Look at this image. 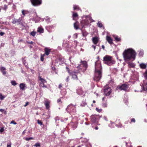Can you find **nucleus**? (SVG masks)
<instances>
[{"label":"nucleus","instance_id":"c85d7f7f","mask_svg":"<svg viewBox=\"0 0 147 147\" xmlns=\"http://www.w3.org/2000/svg\"><path fill=\"white\" fill-rule=\"evenodd\" d=\"M1 7L2 8V9L3 10H5V11H6V10L8 8L7 6L6 5H4V7H3L2 6H1Z\"/></svg>","mask_w":147,"mask_h":147},{"label":"nucleus","instance_id":"774afa93","mask_svg":"<svg viewBox=\"0 0 147 147\" xmlns=\"http://www.w3.org/2000/svg\"><path fill=\"white\" fill-rule=\"evenodd\" d=\"M2 9V8L1 7L0 8V12H1V9Z\"/></svg>","mask_w":147,"mask_h":147},{"label":"nucleus","instance_id":"603ef678","mask_svg":"<svg viewBox=\"0 0 147 147\" xmlns=\"http://www.w3.org/2000/svg\"><path fill=\"white\" fill-rule=\"evenodd\" d=\"M5 34V33L3 32H0V35L1 36H3Z\"/></svg>","mask_w":147,"mask_h":147},{"label":"nucleus","instance_id":"f8f14e48","mask_svg":"<svg viewBox=\"0 0 147 147\" xmlns=\"http://www.w3.org/2000/svg\"><path fill=\"white\" fill-rule=\"evenodd\" d=\"M106 39L107 41L110 44H113V40L111 37L109 36H106Z\"/></svg>","mask_w":147,"mask_h":147},{"label":"nucleus","instance_id":"ddd939ff","mask_svg":"<svg viewBox=\"0 0 147 147\" xmlns=\"http://www.w3.org/2000/svg\"><path fill=\"white\" fill-rule=\"evenodd\" d=\"M44 51H45V53L44 54L48 56L49 54L50 53L51 51V49L47 47H45L44 49Z\"/></svg>","mask_w":147,"mask_h":147},{"label":"nucleus","instance_id":"052dcab7","mask_svg":"<svg viewBox=\"0 0 147 147\" xmlns=\"http://www.w3.org/2000/svg\"><path fill=\"white\" fill-rule=\"evenodd\" d=\"M81 66V65H79L78 67H77V68H78V69H80V67Z\"/></svg>","mask_w":147,"mask_h":147},{"label":"nucleus","instance_id":"37998d69","mask_svg":"<svg viewBox=\"0 0 147 147\" xmlns=\"http://www.w3.org/2000/svg\"><path fill=\"white\" fill-rule=\"evenodd\" d=\"M144 77L146 78V79H147V69L144 73Z\"/></svg>","mask_w":147,"mask_h":147},{"label":"nucleus","instance_id":"c03bdc74","mask_svg":"<svg viewBox=\"0 0 147 147\" xmlns=\"http://www.w3.org/2000/svg\"><path fill=\"white\" fill-rule=\"evenodd\" d=\"M83 23H84V24L82 25L83 26H84L85 25H86V24L85 23V20H83L81 22V24H82Z\"/></svg>","mask_w":147,"mask_h":147},{"label":"nucleus","instance_id":"a878e982","mask_svg":"<svg viewBox=\"0 0 147 147\" xmlns=\"http://www.w3.org/2000/svg\"><path fill=\"white\" fill-rule=\"evenodd\" d=\"M114 38L117 42H120L121 41V38H119L117 36H115Z\"/></svg>","mask_w":147,"mask_h":147},{"label":"nucleus","instance_id":"864d4df0","mask_svg":"<svg viewBox=\"0 0 147 147\" xmlns=\"http://www.w3.org/2000/svg\"><path fill=\"white\" fill-rule=\"evenodd\" d=\"M27 43L28 44H33V42L32 41H31V42H27Z\"/></svg>","mask_w":147,"mask_h":147},{"label":"nucleus","instance_id":"39448f33","mask_svg":"<svg viewBox=\"0 0 147 147\" xmlns=\"http://www.w3.org/2000/svg\"><path fill=\"white\" fill-rule=\"evenodd\" d=\"M95 75L94 78V80L97 82L98 81L101 79L102 77V72L101 71H96Z\"/></svg>","mask_w":147,"mask_h":147},{"label":"nucleus","instance_id":"f03ea898","mask_svg":"<svg viewBox=\"0 0 147 147\" xmlns=\"http://www.w3.org/2000/svg\"><path fill=\"white\" fill-rule=\"evenodd\" d=\"M103 60L105 64L109 66H111L115 63L112 57L108 55H106L104 57Z\"/></svg>","mask_w":147,"mask_h":147},{"label":"nucleus","instance_id":"79ce46f5","mask_svg":"<svg viewBox=\"0 0 147 147\" xmlns=\"http://www.w3.org/2000/svg\"><path fill=\"white\" fill-rule=\"evenodd\" d=\"M4 98H5V97L4 96H3V95H2V94H1L0 93V99L1 100H3Z\"/></svg>","mask_w":147,"mask_h":147},{"label":"nucleus","instance_id":"473e14b6","mask_svg":"<svg viewBox=\"0 0 147 147\" xmlns=\"http://www.w3.org/2000/svg\"><path fill=\"white\" fill-rule=\"evenodd\" d=\"M86 105V103L85 102H82V103L80 105V106L81 107H85Z\"/></svg>","mask_w":147,"mask_h":147},{"label":"nucleus","instance_id":"4d7b16f0","mask_svg":"<svg viewBox=\"0 0 147 147\" xmlns=\"http://www.w3.org/2000/svg\"><path fill=\"white\" fill-rule=\"evenodd\" d=\"M7 147H11V144H7Z\"/></svg>","mask_w":147,"mask_h":147},{"label":"nucleus","instance_id":"aec40b11","mask_svg":"<svg viewBox=\"0 0 147 147\" xmlns=\"http://www.w3.org/2000/svg\"><path fill=\"white\" fill-rule=\"evenodd\" d=\"M20 19H13L12 21V23L13 24H16L18 23V24H20Z\"/></svg>","mask_w":147,"mask_h":147},{"label":"nucleus","instance_id":"8fccbe9b","mask_svg":"<svg viewBox=\"0 0 147 147\" xmlns=\"http://www.w3.org/2000/svg\"><path fill=\"white\" fill-rule=\"evenodd\" d=\"M62 87V85L61 84H60L58 86V88L59 89H61Z\"/></svg>","mask_w":147,"mask_h":147},{"label":"nucleus","instance_id":"338daca9","mask_svg":"<svg viewBox=\"0 0 147 147\" xmlns=\"http://www.w3.org/2000/svg\"><path fill=\"white\" fill-rule=\"evenodd\" d=\"M93 103H94L96 102V101L94 100L93 101Z\"/></svg>","mask_w":147,"mask_h":147},{"label":"nucleus","instance_id":"2eb2a0df","mask_svg":"<svg viewBox=\"0 0 147 147\" xmlns=\"http://www.w3.org/2000/svg\"><path fill=\"white\" fill-rule=\"evenodd\" d=\"M39 80L40 81V86H41L42 84H44L45 83L47 82V81L45 79L42 78L41 77H39Z\"/></svg>","mask_w":147,"mask_h":147},{"label":"nucleus","instance_id":"393cba45","mask_svg":"<svg viewBox=\"0 0 147 147\" xmlns=\"http://www.w3.org/2000/svg\"><path fill=\"white\" fill-rule=\"evenodd\" d=\"M128 64L129 67L134 68L135 67V65L133 63L130 62H129L128 63Z\"/></svg>","mask_w":147,"mask_h":147},{"label":"nucleus","instance_id":"bf43d9fd","mask_svg":"<svg viewBox=\"0 0 147 147\" xmlns=\"http://www.w3.org/2000/svg\"><path fill=\"white\" fill-rule=\"evenodd\" d=\"M102 48L103 49V50H105V46L104 45H102Z\"/></svg>","mask_w":147,"mask_h":147},{"label":"nucleus","instance_id":"6ab92c4d","mask_svg":"<svg viewBox=\"0 0 147 147\" xmlns=\"http://www.w3.org/2000/svg\"><path fill=\"white\" fill-rule=\"evenodd\" d=\"M5 70L6 68L5 67H1V71L3 75H5L6 74V71H5Z\"/></svg>","mask_w":147,"mask_h":147},{"label":"nucleus","instance_id":"f704fd0d","mask_svg":"<svg viewBox=\"0 0 147 147\" xmlns=\"http://www.w3.org/2000/svg\"><path fill=\"white\" fill-rule=\"evenodd\" d=\"M34 146H35L36 147H40V144L39 143H36Z\"/></svg>","mask_w":147,"mask_h":147},{"label":"nucleus","instance_id":"6e6d98bb","mask_svg":"<svg viewBox=\"0 0 147 147\" xmlns=\"http://www.w3.org/2000/svg\"><path fill=\"white\" fill-rule=\"evenodd\" d=\"M29 102H27L26 103V104L24 105V107H26L28 104Z\"/></svg>","mask_w":147,"mask_h":147},{"label":"nucleus","instance_id":"dca6fc26","mask_svg":"<svg viewBox=\"0 0 147 147\" xmlns=\"http://www.w3.org/2000/svg\"><path fill=\"white\" fill-rule=\"evenodd\" d=\"M72 18L73 20H77L76 18H78V15L77 13H74L72 12Z\"/></svg>","mask_w":147,"mask_h":147},{"label":"nucleus","instance_id":"bb28decb","mask_svg":"<svg viewBox=\"0 0 147 147\" xmlns=\"http://www.w3.org/2000/svg\"><path fill=\"white\" fill-rule=\"evenodd\" d=\"M97 25L100 28L102 27L103 29L104 28V27L103 26V24L100 22H98L97 23Z\"/></svg>","mask_w":147,"mask_h":147},{"label":"nucleus","instance_id":"e433bc0d","mask_svg":"<svg viewBox=\"0 0 147 147\" xmlns=\"http://www.w3.org/2000/svg\"><path fill=\"white\" fill-rule=\"evenodd\" d=\"M45 54L41 55V57H40V60L41 61H43L44 60V57L45 56Z\"/></svg>","mask_w":147,"mask_h":147},{"label":"nucleus","instance_id":"6e6552de","mask_svg":"<svg viewBox=\"0 0 147 147\" xmlns=\"http://www.w3.org/2000/svg\"><path fill=\"white\" fill-rule=\"evenodd\" d=\"M32 4L34 6H37L42 3V0H30Z\"/></svg>","mask_w":147,"mask_h":147},{"label":"nucleus","instance_id":"423d86ee","mask_svg":"<svg viewBox=\"0 0 147 147\" xmlns=\"http://www.w3.org/2000/svg\"><path fill=\"white\" fill-rule=\"evenodd\" d=\"M104 92L106 96H109L111 92V89L108 86H105L104 87Z\"/></svg>","mask_w":147,"mask_h":147},{"label":"nucleus","instance_id":"72a5a7b5","mask_svg":"<svg viewBox=\"0 0 147 147\" xmlns=\"http://www.w3.org/2000/svg\"><path fill=\"white\" fill-rule=\"evenodd\" d=\"M107 104L106 103H104L102 104V106L103 107L105 108L107 107Z\"/></svg>","mask_w":147,"mask_h":147},{"label":"nucleus","instance_id":"0eeeda50","mask_svg":"<svg viewBox=\"0 0 147 147\" xmlns=\"http://www.w3.org/2000/svg\"><path fill=\"white\" fill-rule=\"evenodd\" d=\"M129 87V85L125 84H123L120 86H118L117 87V89H120L121 90L126 91Z\"/></svg>","mask_w":147,"mask_h":147},{"label":"nucleus","instance_id":"20e7f679","mask_svg":"<svg viewBox=\"0 0 147 147\" xmlns=\"http://www.w3.org/2000/svg\"><path fill=\"white\" fill-rule=\"evenodd\" d=\"M66 68L68 73L72 77V78L74 80H78L77 75L79 73V72L78 71H72L70 70L69 68L67 67H66Z\"/></svg>","mask_w":147,"mask_h":147},{"label":"nucleus","instance_id":"3c124183","mask_svg":"<svg viewBox=\"0 0 147 147\" xmlns=\"http://www.w3.org/2000/svg\"><path fill=\"white\" fill-rule=\"evenodd\" d=\"M57 102L58 103H59V102H61V103H62V102L61 101V99L60 98H59L57 100Z\"/></svg>","mask_w":147,"mask_h":147},{"label":"nucleus","instance_id":"de8ad7c7","mask_svg":"<svg viewBox=\"0 0 147 147\" xmlns=\"http://www.w3.org/2000/svg\"><path fill=\"white\" fill-rule=\"evenodd\" d=\"M136 121L135 120L134 118H132L131 119V122H133L135 123Z\"/></svg>","mask_w":147,"mask_h":147},{"label":"nucleus","instance_id":"f257e3e1","mask_svg":"<svg viewBox=\"0 0 147 147\" xmlns=\"http://www.w3.org/2000/svg\"><path fill=\"white\" fill-rule=\"evenodd\" d=\"M123 55L125 60H129L131 59L134 60L136 58V53L132 49H128L124 51Z\"/></svg>","mask_w":147,"mask_h":147},{"label":"nucleus","instance_id":"4be33fe9","mask_svg":"<svg viewBox=\"0 0 147 147\" xmlns=\"http://www.w3.org/2000/svg\"><path fill=\"white\" fill-rule=\"evenodd\" d=\"M77 93L79 95H82L84 93V92L81 89H79L77 90Z\"/></svg>","mask_w":147,"mask_h":147},{"label":"nucleus","instance_id":"13d9d810","mask_svg":"<svg viewBox=\"0 0 147 147\" xmlns=\"http://www.w3.org/2000/svg\"><path fill=\"white\" fill-rule=\"evenodd\" d=\"M92 47L94 48V50H95L96 49V46L94 45H92Z\"/></svg>","mask_w":147,"mask_h":147},{"label":"nucleus","instance_id":"ea45409f","mask_svg":"<svg viewBox=\"0 0 147 147\" xmlns=\"http://www.w3.org/2000/svg\"><path fill=\"white\" fill-rule=\"evenodd\" d=\"M143 88L147 91V83H146V85L143 86Z\"/></svg>","mask_w":147,"mask_h":147},{"label":"nucleus","instance_id":"09e8293b","mask_svg":"<svg viewBox=\"0 0 147 147\" xmlns=\"http://www.w3.org/2000/svg\"><path fill=\"white\" fill-rule=\"evenodd\" d=\"M69 76H68L67 77V78L66 79V82H69Z\"/></svg>","mask_w":147,"mask_h":147},{"label":"nucleus","instance_id":"1a4fd4ad","mask_svg":"<svg viewBox=\"0 0 147 147\" xmlns=\"http://www.w3.org/2000/svg\"><path fill=\"white\" fill-rule=\"evenodd\" d=\"M91 121L93 123H97L98 121V117L96 115H92L90 117Z\"/></svg>","mask_w":147,"mask_h":147},{"label":"nucleus","instance_id":"5701e85b","mask_svg":"<svg viewBox=\"0 0 147 147\" xmlns=\"http://www.w3.org/2000/svg\"><path fill=\"white\" fill-rule=\"evenodd\" d=\"M25 84L23 83H21L19 86L20 89L22 90H24L25 87Z\"/></svg>","mask_w":147,"mask_h":147},{"label":"nucleus","instance_id":"a18cd8bd","mask_svg":"<svg viewBox=\"0 0 147 147\" xmlns=\"http://www.w3.org/2000/svg\"><path fill=\"white\" fill-rule=\"evenodd\" d=\"M10 123L11 124H13L14 125H16L17 124V123L14 120L12 121Z\"/></svg>","mask_w":147,"mask_h":147},{"label":"nucleus","instance_id":"c9c22d12","mask_svg":"<svg viewBox=\"0 0 147 147\" xmlns=\"http://www.w3.org/2000/svg\"><path fill=\"white\" fill-rule=\"evenodd\" d=\"M33 139H34V138L33 137H31L30 138H25V140L26 141H29L30 140H33Z\"/></svg>","mask_w":147,"mask_h":147},{"label":"nucleus","instance_id":"49530a36","mask_svg":"<svg viewBox=\"0 0 147 147\" xmlns=\"http://www.w3.org/2000/svg\"><path fill=\"white\" fill-rule=\"evenodd\" d=\"M4 128L3 127H1L0 129V132L1 133L3 132L4 131Z\"/></svg>","mask_w":147,"mask_h":147},{"label":"nucleus","instance_id":"e2e57ef3","mask_svg":"<svg viewBox=\"0 0 147 147\" xmlns=\"http://www.w3.org/2000/svg\"><path fill=\"white\" fill-rule=\"evenodd\" d=\"M25 133V130L22 133V134L24 135Z\"/></svg>","mask_w":147,"mask_h":147},{"label":"nucleus","instance_id":"4468645a","mask_svg":"<svg viewBox=\"0 0 147 147\" xmlns=\"http://www.w3.org/2000/svg\"><path fill=\"white\" fill-rule=\"evenodd\" d=\"M81 63H82V65L83 67L85 69V70H86L88 67L87 62L86 61H81Z\"/></svg>","mask_w":147,"mask_h":147},{"label":"nucleus","instance_id":"4c0bfd02","mask_svg":"<svg viewBox=\"0 0 147 147\" xmlns=\"http://www.w3.org/2000/svg\"><path fill=\"white\" fill-rule=\"evenodd\" d=\"M96 110L99 113H100V112H101L102 111V109H99L98 108H96Z\"/></svg>","mask_w":147,"mask_h":147},{"label":"nucleus","instance_id":"69168bd1","mask_svg":"<svg viewBox=\"0 0 147 147\" xmlns=\"http://www.w3.org/2000/svg\"><path fill=\"white\" fill-rule=\"evenodd\" d=\"M52 69H53V70H54L55 69V67H53L52 68Z\"/></svg>","mask_w":147,"mask_h":147},{"label":"nucleus","instance_id":"a19ab883","mask_svg":"<svg viewBox=\"0 0 147 147\" xmlns=\"http://www.w3.org/2000/svg\"><path fill=\"white\" fill-rule=\"evenodd\" d=\"M88 34L86 32H82V35L84 36H86Z\"/></svg>","mask_w":147,"mask_h":147},{"label":"nucleus","instance_id":"2f4dec72","mask_svg":"<svg viewBox=\"0 0 147 147\" xmlns=\"http://www.w3.org/2000/svg\"><path fill=\"white\" fill-rule=\"evenodd\" d=\"M36 33L35 32L33 31L31 32L30 33V34L31 35L34 37Z\"/></svg>","mask_w":147,"mask_h":147},{"label":"nucleus","instance_id":"7c9ffc66","mask_svg":"<svg viewBox=\"0 0 147 147\" xmlns=\"http://www.w3.org/2000/svg\"><path fill=\"white\" fill-rule=\"evenodd\" d=\"M11 84L14 86H15L17 84V83L15 81H11Z\"/></svg>","mask_w":147,"mask_h":147},{"label":"nucleus","instance_id":"f3484780","mask_svg":"<svg viewBox=\"0 0 147 147\" xmlns=\"http://www.w3.org/2000/svg\"><path fill=\"white\" fill-rule=\"evenodd\" d=\"M99 39L97 37H94L92 38V41L93 43L95 45L98 42Z\"/></svg>","mask_w":147,"mask_h":147},{"label":"nucleus","instance_id":"c756f323","mask_svg":"<svg viewBox=\"0 0 147 147\" xmlns=\"http://www.w3.org/2000/svg\"><path fill=\"white\" fill-rule=\"evenodd\" d=\"M22 13L23 15L24 16L26 14L28 13V11L26 10H23L22 11Z\"/></svg>","mask_w":147,"mask_h":147},{"label":"nucleus","instance_id":"0e129e2a","mask_svg":"<svg viewBox=\"0 0 147 147\" xmlns=\"http://www.w3.org/2000/svg\"><path fill=\"white\" fill-rule=\"evenodd\" d=\"M95 128L96 130H97L98 129V127H95Z\"/></svg>","mask_w":147,"mask_h":147},{"label":"nucleus","instance_id":"5fc2aeb1","mask_svg":"<svg viewBox=\"0 0 147 147\" xmlns=\"http://www.w3.org/2000/svg\"><path fill=\"white\" fill-rule=\"evenodd\" d=\"M42 85L41 86H42V87H45V88H47V86L44 84H42Z\"/></svg>","mask_w":147,"mask_h":147},{"label":"nucleus","instance_id":"9d476101","mask_svg":"<svg viewBox=\"0 0 147 147\" xmlns=\"http://www.w3.org/2000/svg\"><path fill=\"white\" fill-rule=\"evenodd\" d=\"M102 67L101 64L99 63H97L96 62L95 64V71H101Z\"/></svg>","mask_w":147,"mask_h":147},{"label":"nucleus","instance_id":"7ed1b4c3","mask_svg":"<svg viewBox=\"0 0 147 147\" xmlns=\"http://www.w3.org/2000/svg\"><path fill=\"white\" fill-rule=\"evenodd\" d=\"M66 110L70 114L75 115L76 113L75 105H74L72 104H69L67 106Z\"/></svg>","mask_w":147,"mask_h":147},{"label":"nucleus","instance_id":"58836bf2","mask_svg":"<svg viewBox=\"0 0 147 147\" xmlns=\"http://www.w3.org/2000/svg\"><path fill=\"white\" fill-rule=\"evenodd\" d=\"M37 123L40 124V125H42V123L41 121V120H38L37 121Z\"/></svg>","mask_w":147,"mask_h":147},{"label":"nucleus","instance_id":"b1692460","mask_svg":"<svg viewBox=\"0 0 147 147\" xmlns=\"http://www.w3.org/2000/svg\"><path fill=\"white\" fill-rule=\"evenodd\" d=\"M140 67L142 69H145L147 67V65L146 64L144 63H142L140 65Z\"/></svg>","mask_w":147,"mask_h":147},{"label":"nucleus","instance_id":"9b49d317","mask_svg":"<svg viewBox=\"0 0 147 147\" xmlns=\"http://www.w3.org/2000/svg\"><path fill=\"white\" fill-rule=\"evenodd\" d=\"M51 103L50 101L46 99L44 101V104L45 106L46 109L49 110L50 108V105Z\"/></svg>","mask_w":147,"mask_h":147},{"label":"nucleus","instance_id":"412c9836","mask_svg":"<svg viewBox=\"0 0 147 147\" xmlns=\"http://www.w3.org/2000/svg\"><path fill=\"white\" fill-rule=\"evenodd\" d=\"M37 31L40 33H42L44 32V29L41 27H38V28Z\"/></svg>","mask_w":147,"mask_h":147},{"label":"nucleus","instance_id":"cd10ccee","mask_svg":"<svg viewBox=\"0 0 147 147\" xmlns=\"http://www.w3.org/2000/svg\"><path fill=\"white\" fill-rule=\"evenodd\" d=\"M74 10H80V8L77 5H74L73 7Z\"/></svg>","mask_w":147,"mask_h":147},{"label":"nucleus","instance_id":"a211bd4d","mask_svg":"<svg viewBox=\"0 0 147 147\" xmlns=\"http://www.w3.org/2000/svg\"><path fill=\"white\" fill-rule=\"evenodd\" d=\"M79 22L78 21H76L74 24V27L76 29L78 30L79 28Z\"/></svg>","mask_w":147,"mask_h":147},{"label":"nucleus","instance_id":"680f3d73","mask_svg":"<svg viewBox=\"0 0 147 147\" xmlns=\"http://www.w3.org/2000/svg\"><path fill=\"white\" fill-rule=\"evenodd\" d=\"M4 111V110L3 109H0V111L1 112H3V111Z\"/></svg>","mask_w":147,"mask_h":147}]
</instances>
